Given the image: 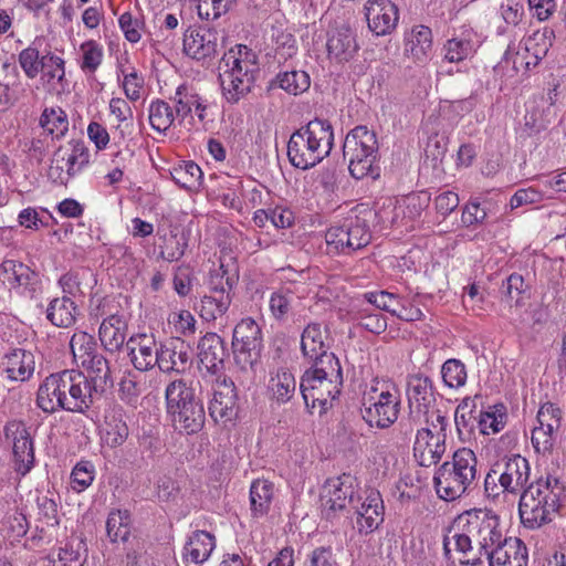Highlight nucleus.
Returning <instances> with one entry per match:
<instances>
[{
	"label": "nucleus",
	"instance_id": "f257e3e1",
	"mask_svg": "<svg viewBox=\"0 0 566 566\" xmlns=\"http://www.w3.org/2000/svg\"><path fill=\"white\" fill-rule=\"evenodd\" d=\"M35 402L45 413L59 410L85 413L93 405L91 382L76 369L51 374L39 386Z\"/></svg>",
	"mask_w": 566,
	"mask_h": 566
},
{
	"label": "nucleus",
	"instance_id": "f03ea898",
	"mask_svg": "<svg viewBox=\"0 0 566 566\" xmlns=\"http://www.w3.org/2000/svg\"><path fill=\"white\" fill-rule=\"evenodd\" d=\"M564 486L557 478H538L522 492L518 501L521 523L528 530H538L549 524L560 507Z\"/></svg>",
	"mask_w": 566,
	"mask_h": 566
},
{
	"label": "nucleus",
	"instance_id": "7ed1b4c3",
	"mask_svg": "<svg viewBox=\"0 0 566 566\" xmlns=\"http://www.w3.org/2000/svg\"><path fill=\"white\" fill-rule=\"evenodd\" d=\"M333 142L334 132L328 120H310L291 135L287 143L289 160L295 168L310 169L329 155Z\"/></svg>",
	"mask_w": 566,
	"mask_h": 566
},
{
	"label": "nucleus",
	"instance_id": "20e7f679",
	"mask_svg": "<svg viewBox=\"0 0 566 566\" xmlns=\"http://www.w3.org/2000/svg\"><path fill=\"white\" fill-rule=\"evenodd\" d=\"M478 459L469 448L458 449L452 461H447L437 470L433 482L438 495L444 501L461 497L476 480Z\"/></svg>",
	"mask_w": 566,
	"mask_h": 566
},
{
	"label": "nucleus",
	"instance_id": "39448f33",
	"mask_svg": "<svg viewBox=\"0 0 566 566\" xmlns=\"http://www.w3.org/2000/svg\"><path fill=\"white\" fill-rule=\"evenodd\" d=\"M531 467L521 454L499 458L490 468L484 479V492L489 499L497 500L501 495H521L528 488Z\"/></svg>",
	"mask_w": 566,
	"mask_h": 566
},
{
	"label": "nucleus",
	"instance_id": "423d86ee",
	"mask_svg": "<svg viewBox=\"0 0 566 566\" xmlns=\"http://www.w3.org/2000/svg\"><path fill=\"white\" fill-rule=\"evenodd\" d=\"M167 411L176 429L187 434L202 430L206 412L202 401L185 380L177 379L168 384L166 391Z\"/></svg>",
	"mask_w": 566,
	"mask_h": 566
},
{
	"label": "nucleus",
	"instance_id": "0eeeda50",
	"mask_svg": "<svg viewBox=\"0 0 566 566\" xmlns=\"http://www.w3.org/2000/svg\"><path fill=\"white\" fill-rule=\"evenodd\" d=\"M400 394L395 386L386 388L371 387L361 399L363 419L369 426L387 429L392 426L400 412Z\"/></svg>",
	"mask_w": 566,
	"mask_h": 566
},
{
	"label": "nucleus",
	"instance_id": "6e6552de",
	"mask_svg": "<svg viewBox=\"0 0 566 566\" xmlns=\"http://www.w3.org/2000/svg\"><path fill=\"white\" fill-rule=\"evenodd\" d=\"M325 239L331 252L349 255L370 243L371 232L365 219L350 216L340 224L332 226L326 231Z\"/></svg>",
	"mask_w": 566,
	"mask_h": 566
},
{
	"label": "nucleus",
	"instance_id": "1a4fd4ad",
	"mask_svg": "<svg viewBox=\"0 0 566 566\" xmlns=\"http://www.w3.org/2000/svg\"><path fill=\"white\" fill-rule=\"evenodd\" d=\"M232 348L235 364L243 370L253 368L263 349L262 331L251 317L241 319L233 329Z\"/></svg>",
	"mask_w": 566,
	"mask_h": 566
},
{
	"label": "nucleus",
	"instance_id": "9d476101",
	"mask_svg": "<svg viewBox=\"0 0 566 566\" xmlns=\"http://www.w3.org/2000/svg\"><path fill=\"white\" fill-rule=\"evenodd\" d=\"M463 520L465 521L463 527H467V531L473 536V541L479 546L478 551L481 557L489 548L499 546L500 544H506V538L500 530L499 516L492 511H468L459 517L458 526Z\"/></svg>",
	"mask_w": 566,
	"mask_h": 566
},
{
	"label": "nucleus",
	"instance_id": "9b49d317",
	"mask_svg": "<svg viewBox=\"0 0 566 566\" xmlns=\"http://www.w3.org/2000/svg\"><path fill=\"white\" fill-rule=\"evenodd\" d=\"M355 479L350 474L328 479L321 493V509L325 518L332 520L336 513L355 504L357 492Z\"/></svg>",
	"mask_w": 566,
	"mask_h": 566
},
{
	"label": "nucleus",
	"instance_id": "f8f14e48",
	"mask_svg": "<svg viewBox=\"0 0 566 566\" xmlns=\"http://www.w3.org/2000/svg\"><path fill=\"white\" fill-rule=\"evenodd\" d=\"M407 397L409 413L407 417L409 432H412L415 426L421 424L422 415L428 413V409L434 402L433 384L428 376L420 374L411 375L407 381Z\"/></svg>",
	"mask_w": 566,
	"mask_h": 566
},
{
	"label": "nucleus",
	"instance_id": "ddd939ff",
	"mask_svg": "<svg viewBox=\"0 0 566 566\" xmlns=\"http://www.w3.org/2000/svg\"><path fill=\"white\" fill-rule=\"evenodd\" d=\"M0 280L30 298H38L42 292L39 273L20 261L4 260L0 264Z\"/></svg>",
	"mask_w": 566,
	"mask_h": 566
},
{
	"label": "nucleus",
	"instance_id": "4468645a",
	"mask_svg": "<svg viewBox=\"0 0 566 566\" xmlns=\"http://www.w3.org/2000/svg\"><path fill=\"white\" fill-rule=\"evenodd\" d=\"M334 380V378L333 380L327 377L322 378L318 375L305 371L300 382V390L305 405L315 407V403L318 402L324 409L332 407V402L337 399L343 386V380Z\"/></svg>",
	"mask_w": 566,
	"mask_h": 566
},
{
	"label": "nucleus",
	"instance_id": "2eb2a0df",
	"mask_svg": "<svg viewBox=\"0 0 566 566\" xmlns=\"http://www.w3.org/2000/svg\"><path fill=\"white\" fill-rule=\"evenodd\" d=\"M209 415L216 422L227 423L237 418L238 394L230 378L217 380L213 397L209 403Z\"/></svg>",
	"mask_w": 566,
	"mask_h": 566
},
{
	"label": "nucleus",
	"instance_id": "dca6fc26",
	"mask_svg": "<svg viewBox=\"0 0 566 566\" xmlns=\"http://www.w3.org/2000/svg\"><path fill=\"white\" fill-rule=\"evenodd\" d=\"M219 33L213 29L189 28L184 34V51L197 61L212 59L219 52Z\"/></svg>",
	"mask_w": 566,
	"mask_h": 566
},
{
	"label": "nucleus",
	"instance_id": "f3484780",
	"mask_svg": "<svg viewBox=\"0 0 566 566\" xmlns=\"http://www.w3.org/2000/svg\"><path fill=\"white\" fill-rule=\"evenodd\" d=\"M4 431L7 437H13L14 469L21 475H25L34 465V448L30 432L20 421L8 423Z\"/></svg>",
	"mask_w": 566,
	"mask_h": 566
},
{
	"label": "nucleus",
	"instance_id": "a211bd4d",
	"mask_svg": "<svg viewBox=\"0 0 566 566\" xmlns=\"http://www.w3.org/2000/svg\"><path fill=\"white\" fill-rule=\"evenodd\" d=\"M365 15L369 30L377 36L390 34L399 20L398 8L390 0H368Z\"/></svg>",
	"mask_w": 566,
	"mask_h": 566
},
{
	"label": "nucleus",
	"instance_id": "6ab92c4d",
	"mask_svg": "<svg viewBox=\"0 0 566 566\" xmlns=\"http://www.w3.org/2000/svg\"><path fill=\"white\" fill-rule=\"evenodd\" d=\"M473 536L463 527L462 531L452 526L443 536V553L448 560L453 563L452 552L454 551L459 557L458 560L462 565L476 566L482 563L480 553H475L472 546Z\"/></svg>",
	"mask_w": 566,
	"mask_h": 566
},
{
	"label": "nucleus",
	"instance_id": "aec40b11",
	"mask_svg": "<svg viewBox=\"0 0 566 566\" xmlns=\"http://www.w3.org/2000/svg\"><path fill=\"white\" fill-rule=\"evenodd\" d=\"M350 510L356 514L357 530L360 534H370L384 522V503L378 492L371 491L360 503L357 495Z\"/></svg>",
	"mask_w": 566,
	"mask_h": 566
},
{
	"label": "nucleus",
	"instance_id": "412c9836",
	"mask_svg": "<svg viewBox=\"0 0 566 566\" xmlns=\"http://www.w3.org/2000/svg\"><path fill=\"white\" fill-rule=\"evenodd\" d=\"M128 356L136 370L143 373L157 366L159 345L153 335L137 334L126 343Z\"/></svg>",
	"mask_w": 566,
	"mask_h": 566
},
{
	"label": "nucleus",
	"instance_id": "4be33fe9",
	"mask_svg": "<svg viewBox=\"0 0 566 566\" xmlns=\"http://www.w3.org/2000/svg\"><path fill=\"white\" fill-rule=\"evenodd\" d=\"M219 69L241 78L248 77L251 84L254 83L259 73L256 56L247 45H238L237 51L231 49L224 53Z\"/></svg>",
	"mask_w": 566,
	"mask_h": 566
},
{
	"label": "nucleus",
	"instance_id": "5701e85b",
	"mask_svg": "<svg viewBox=\"0 0 566 566\" xmlns=\"http://www.w3.org/2000/svg\"><path fill=\"white\" fill-rule=\"evenodd\" d=\"M157 366L165 374H184L190 366V356L185 343L177 338L159 344Z\"/></svg>",
	"mask_w": 566,
	"mask_h": 566
},
{
	"label": "nucleus",
	"instance_id": "b1692460",
	"mask_svg": "<svg viewBox=\"0 0 566 566\" xmlns=\"http://www.w3.org/2000/svg\"><path fill=\"white\" fill-rule=\"evenodd\" d=\"M200 363L208 371L216 374L223 368L228 356L224 340L216 333H207L198 344Z\"/></svg>",
	"mask_w": 566,
	"mask_h": 566
},
{
	"label": "nucleus",
	"instance_id": "393cba45",
	"mask_svg": "<svg viewBox=\"0 0 566 566\" xmlns=\"http://www.w3.org/2000/svg\"><path fill=\"white\" fill-rule=\"evenodd\" d=\"M216 547V538L206 531L193 532L184 547L182 558L187 566L205 563Z\"/></svg>",
	"mask_w": 566,
	"mask_h": 566
},
{
	"label": "nucleus",
	"instance_id": "a878e982",
	"mask_svg": "<svg viewBox=\"0 0 566 566\" xmlns=\"http://www.w3.org/2000/svg\"><path fill=\"white\" fill-rule=\"evenodd\" d=\"M343 154L346 156H363L378 154V140L375 132L367 126H356L345 137Z\"/></svg>",
	"mask_w": 566,
	"mask_h": 566
},
{
	"label": "nucleus",
	"instance_id": "bb28decb",
	"mask_svg": "<svg viewBox=\"0 0 566 566\" xmlns=\"http://www.w3.org/2000/svg\"><path fill=\"white\" fill-rule=\"evenodd\" d=\"M88 160L90 154L84 142L75 139L66 146H60L53 156V163L65 164L71 179L88 164Z\"/></svg>",
	"mask_w": 566,
	"mask_h": 566
},
{
	"label": "nucleus",
	"instance_id": "cd10ccee",
	"mask_svg": "<svg viewBox=\"0 0 566 566\" xmlns=\"http://www.w3.org/2000/svg\"><path fill=\"white\" fill-rule=\"evenodd\" d=\"M81 366L87 371V379L91 382V397L94 392H104L114 386V378L108 360L101 354H94L83 361Z\"/></svg>",
	"mask_w": 566,
	"mask_h": 566
},
{
	"label": "nucleus",
	"instance_id": "c85d7f7f",
	"mask_svg": "<svg viewBox=\"0 0 566 566\" xmlns=\"http://www.w3.org/2000/svg\"><path fill=\"white\" fill-rule=\"evenodd\" d=\"M478 396L474 398L467 397L458 405L454 412V423L457 432L461 441H469L474 436L475 429L479 428V416L481 409L476 405Z\"/></svg>",
	"mask_w": 566,
	"mask_h": 566
},
{
	"label": "nucleus",
	"instance_id": "c756f323",
	"mask_svg": "<svg viewBox=\"0 0 566 566\" xmlns=\"http://www.w3.org/2000/svg\"><path fill=\"white\" fill-rule=\"evenodd\" d=\"M328 56L338 62L349 61L358 50L353 30L348 25H340L328 38Z\"/></svg>",
	"mask_w": 566,
	"mask_h": 566
},
{
	"label": "nucleus",
	"instance_id": "7c9ffc66",
	"mask_svg": "<svg viewBox=\"0 0 566 566\" xmlns=\"http://www.w3.org/2000/svg\"><path fill=\"white\" fill-rule=\"evenodd\" d=\"M127 323L119 315H111L105 318L98 331L99 340L109 353L118 352L125 344Z\"/></svg>",
	"mask_w": 566,
	"mask_h": 566
},
{
	"label": "nucleus",
	"instance_id": "2f4dec72",
	"mask_svg": "<svg viewBox=\"0 0 566 566\" xmlns=\"http://www.w3.org/2000/svg\"><path fill=\"white\" fill-rule=\"evenodd\" d=\"M34 355L22 348H17L6 355V373L11 380L25 381L34 373Z\"/></svg>",
	"mask_w": 566,
	"mask_h": 566
},
{
	"label": "nucleus",
	"instance_id": "473e14b6",
	"mask_svg": "<svg viewBox=\"0 0 566 566\" xmlns=\"http://www.w3.org/2000/svg\"><path fill=\"white\" fill-rule=\"evenodd\" d=\"M77 308L74 301L64 295L52 300L46 308V318L57 327L67 328L76 321Z\"/></svg>",
	"mask_w": 566,
	"mask_h": 566
},
{
	"label": "nucleus",
	"instance_id": "72a5a7b5",
	"mask_svg": "<svg viewBox=\"0 0 566 566\" xmlns=\"http://www.w3.org/2000/svg\"><path fill=\"white\" fill-rule=\"evenodd\" d=\"M132 515L127 510H112L106 520L108 539L112 543H128L132 534Z\"/></svg>",
	"mask_w": 566,
	"mask_h": 566
},
{
	"label": "nucleus",
	"instance_id": "f704fd0d",
	"mask_svg": "<svg viewBox=\"0 0 566 566\" xmlns=\"http://www.w3.org/2000/svg\"><path fill=\"white\" fill-rule=\"evenodd\" d=\"M274 495V484L268 480L258 479L250 488V505L254 517L266 515Z\"/></svg>",
	"mask_w": 566,
	"mask_h": 566
},
{
	"label": "nucleus",
	"instance_id": "c9c22d12",
	"mask_svg": "<svg viewBox=\"0 0 566 566\" xmlns=\"http://www.w3.org/2000/svg\"><path fill=\"white\" fill-rule=\"evenodd\" d=\"M506 544H500L485 551L483 555L489 559L490 566H527L526 547L518 546L512 556L505 548Z\"/></svg>",
	"mask_w": 566,
	"mask_h": 566
},
{
	"label": "nucleus",
	"instance_id": "e433bc0d",
	"mask_svg": "<svg viewBox=\"0 0 566 566\" xmlns=\"http://www.w3.org/2000/svg\"><path fill=\"white\" fill-rule=\"evenodd\" d=\"M148 113L150 126L159 133L168 130L177 120L175 108L164 99L153 101L149 105Z\"/></svg>",
	"mask_w": 566,
	"mask_h": 566
},
{
	"label": "nucleus",
	"instance_id": "4c0bfd02",
	"mask_svg": "<svg viewBox=\"0 0 566 566\" xmlns=\"http://www.w3.org/2000/svg\"><path fill=\"white\" fill-rule=\"evenodd\" d=\"M313 364L307 373H313L322 378L327 377L334 381L337 379L343 380V371L338 358L331 352H323L321 355L308 358Z\"/></svg>",
	"mask_w": 566,
	"mask_h": 566
},
{
	"label": "nucleus",
	"instance_id": "58836bf2",
	"mask_svg": "<svg viewBox=\"0 0 566 566\" xmlns=\"http://www.w3.org/2000/svg\"><path fill=\"white\" fill-rule=\"evenodd\" d=\"M270 389L273 398L280 402H287L296 389V380L293 374L286 368H280L270 380Z\"/></svg>",
	"mask_w": 566,
	"mask_h": 566
},
{
	"label": "nucleus",
	"instance_id": "ea45409f",
	"mask_svg": "<svg viewBox=\"0 0 566 566\" xmlns=\"http://www.w3.org/2000/svg\"><path fill=\"white\" fill-rule=\"evenodd\" d=\"M219 77L223 95L229 103H238L251 91L253 85L249 82L248 77L241 78L224 70L220 73Z\"/></svg>",
	"mask_w": 566,
	"mask_h": 566
},
{
	"label": "nucleus",
	"instance_id": "a19ab883",
	"mask_svg": "<svg viewBox=\"0 0 566 566\" xmlns=\"http://www.w3.org/2000/svg\"><path fill=\"white\" fill-rule=\"evenodd\" d=\"M301 349L307 358L328 352L323 339L321 324L311 323L304 328L301 336Z\"/></svg>",
	"mask_w": 566,
	"mask_h": 566
},
{
	"label": "nucleus",
	"instance_id": "79ce46f5",
	"mask_svg": "<svg viewBox=\"0 0 566 566\" xmlns=\"http://www.w3.org/2000/svg\"><path fill=\"white\" fill-rule=\"evenodd\" d=\"M198 97L199 94L190 85L181 84L177 87L175 95L170 99L174 103L178 124H181L190 115L193 105L198 104Z\"/></svg>",
	"mask_w": 566,
	"mask_h": 566
},
{
	"label": "nucleus",
	"instance_id": "37998d69",
	"mask_svg": "<svg viewBox=\"0 0 566 566\" xmlns=\"http://www.w3.org/2000/svg\"><path fill=\"white\" fill-rule=\"evenodd\" d=\"M296 300L294 291L289 286H281L274 291L269 301V306L272 316L276 321H285L290 311L293 307V303Z\"/></svg>",
	"mask_w": 566,
	"mask_h": 566
},
{
	"label": "nucleus",
	"instance_id": "c03bdc74",
	"mask_svg": "<svg viewBox=\"0 0 566 566\" xmlns=\"http://www.w3.org/2000/svg\"><path fill=\"white\" fill-rule=\"evenodd\" d=\"M273 83L293 95L307 91L311 84L310 75L305 71L296 70L279 73Z\"/></svg>",
	"mask_w": 566,
	"mask_h": 566
},
{
	"label": "nucleus",
	"instance_id": "a18cd8bd",
	"mask_svg": "<svg viewBox=\"0 0 566 566\" xmlns=\"http://www.w3.org/2000/svg\"><path fill=\"white\" fill-rule=\"evenodd\" d=\"M170 175L177 185L187 190H196L201 185L202 171L193 161H185L175 167Z\"/></svg>",
	"mask_w": 566,
	"mask_h": 566
},
{
	"label": "nucleus",
	"instance_id": "49530a36",
	"mask_svg": "<svg viewBox=\"0 0 566 566\" xmlns=\"http://www.w3.org/2000/svg\"><path fill=\"white\" fill-rule=\"evenodd\" d=\"M407 51L418 61H424L432 50V33L428 27L420 25L412 31Z\"/></svg>",
	"mask_w": 566,
	"mask_h": 566
},
{
	"label": "nucleus",
	"instance_id": "de8ad7c7",
	"mask_svg": "<svg viewBox=\"0 0 566 566\" xmlns=\"http://www.w3.org/2000/svg\"><path fill=\"white\" fill-rule=\"evenodd\" d=\"M105 440L112 448L122 446L128 438L129 429L123 419L122 412H113L106 416Z\"/></svg>",
	"mask_w": 566,
	"mask_h": 566
},
{
	"label": "nucleus",
	"instance_id": "09e8293b",
	"mask_svg": "<svg viewBox=\"0 0 566 566\" xmlns=\"http://www.w3.org/2000/svg\"><path fill=\"white\" fill-rule=\"evenodd\" d=\"M479 431L482 434L496 433L501 431L506 421L505 407L503 405L490 407L489 410L480 411Z\"/></svg>",
	"mask_w": 566,
	"mask_h": 566
},
{
	"label": "nucleus",
	"instance_id": "8fccbe9b",
	"mask_svg": "<svg viewBox=\"0 0 566 566\" xmlns=\"http://www.w3.org/2000/svg\"><path fill=\"white\" fill-rule=\"evenodd\" d=\"M139 378L140 376L133 370H126L123 374L118 384V392L120 400L125 403L136 406L143 392V384Z\"/></svg>",
	"mask_w": 566,
	"mask_h": 566
},
{
	"label": "nucleus",
	"instance_id": "3c124183",
	"mask_svg": "<svg viewBox=\"0 0 566 566\" xmlns=\"http://www.w3.org/2000/svg\"><path fill=\"white\" fill-rule=\"evenodd\" d=\"M378 154L363 156H346L349 160L348 169L355 179L371 177L376 179L379 176V168L375 166Z\"/></svg>",
	"mask_w": 566,
	"mask_h": 566
},
{
	"label": "nucleus",
	"instance_id": "603ef678",
	"mask_svg": "<svg viewBox=\"0 0 566 566\" xmlns=\"http://www.w3.org/2000/svg\"><path fill=\"white\" fill-rule=\"evenodd\" d=\"M231 295H205L201 298L200 316L206 321L222 316L231 304Z\"/></svg>",
	"mask_w": 566,
	"mask_h": 566
},
{
	"label": "nucleus",
	"instance_id": "864d4df0",
	"mask_svg": "<svg viewBox=\"0 0 566 566\" xmlns=\"http://www.w3.org/2000/svg\"><path fill=\"white\" fill-rule=\"evenodd\" d=\"M70 347L74 358L80 364L98 353L95 338L85 332L75 333L70 340Z\"/></svg>",
	"mask_w": 566,
	"mask_h": 566
},
{
	"label": "nucleus",
	"instance_id": "5fc2aeb1",
	"mask_svg": "<svg viewBox=\"0 0 566 566\" xmlns=\"http://www.w3.org/2000/svg\"><path fill=\"white\" fill-rule=\"evenodd\" d=\"M441 376L447 387L454 389L463 387L468 377L465 365L460 359L450 358L443 363Z\"/></svg>",
	"mask_w": 566,
	"mask_h": 566
},
{
	"label": "nucleus",
	"instance_id": "6e6d98bb",
	"mask_svg": "<svg viewBox=\"0 0 566 566\" xmlns=\"http://www.w3.org/2000/svg\"><path fill=\"white\" fill-rule=\"evenodd\" d=\"M40 125L49 135L61 138L69 128L66 116L62 109H45L40 117Z\"/></svg>",
	"mask_w": 566,
	"mask_h": 566
},
{
	"label": "nucleus",
	"instance_id": "4d7b16f0",
	"mask_svg": "<svg viewBox=\"0 0 566 566\" xmlns=\"http://www.w3.org/2000/svg\"><path fill=\"white\" fill-rule=\"evenodd\" d=\"M272 38L275 44V59L279 62L286 61L297 53L296 39L291 32L275 30Z\"/></svg>",
	"mask_w": 566,
	"mask_h": 566
},
{
	"label": "nucleus",
	"instance_id": "13d9d810",
	"mask_svg": "<svg viewBox=\"0 0 566 566\" xmlns=\"http://www.w3.org/2000/svg\"><path fill=\"white\" fill-rule=\"evenodd\" d=\"M197 10L201 19L217 20L232 10L237 0H197Z\"/></svg>",
	"mask_w": 566,
	"mask_h": 566
},
{
	"label": "nucleus",
	"instance_id": "bf43d9fd",
	"mask_svg": "<svg viewBox=\"0 0 566 566\" xmlns=\"http://www.w3.org/2000/svg\"><path fill=\"white\" fill-rule=\"evenodd\" d=\"M238 279L232 275H228L223 264L219 269L210 273L208 287L211 295H231L233 286L237 284Z\"/></svg>",
	"mask_w": 566,
	"mask_h": 566
},
{
	"label": "nucleus",
	"instance_id": "052dcab7",
	"mask_svg": "<svg viewBox=\"0 0 566 566\" xmlns=\"http://www.w3.org/2000/svg\"><path fill=\"white\" fill-rule=\"evenodd\" d=\"M40 72H42V77L46 80L48 83L52 81L61 83L65 76L64 60L57 55L48 53L43 55Z\"/></svg>",
	"mask_w": 566,
	"mask_h": 566
},
{
	"label": "nucleus",
	"instance_id": "680f3d73",
	"mask_svg": "<svg viewBox=\"0 0 566 566\" xmlns=\"http://www.w3.org/2000/svg\"><path fill=\"white\" fill-rule=\"evenodd\" d=\"M43 56H40L39 50L29 46L19 53V64L28 78H35L40 71Z\"/></svg>",
	"mask_w": 566,
	"mask_h": 566
},
{
	"label": "nucleus",
	"instance_id": "e2e57ef3",
	"mask_svg": "<svg viewBox=\"0 0 566 566\" xmlns=\"http://www.w3.org/2000/svg\"><path fill=\"white\" fill-rule=\"evenodd\" d=\"M94 480V467L88 461L78 462L72 470V489L82 492L87 489Z\"/></svg>",
	"mask_w": 566,
	"mask_h": 566
},
{
	"label": "nucleus",
	"instance_id": "0e129e2a",
	"mask_svg": "<svg viewBox=\"0 0 566 566\" xmlns=\"http://www.w3.org/2000/svg\"><path fill=\"white\" fill-rule=\"evenodd\" d=\"M81 51L83 52L81 69L83 71L95 72L103 60L102 46L96 41L90 40L81 45Z\"/></svg>",
	"mask_w": 566,
	"mask_h": 566
},
{
	"label": "nucleus",
	"instance_id": "69168bd1",
	"mask_svg": "<svg viewBox=\"0 0 566 566\" xmlns=\"http://www.w3.org/2000/svg\"><path fill=\"white\" fill-rule=\"evenodd\" d=\"M446 60L458 63L465 60L472 53V44L465 39H450L444 45Z\"/></svg>",
	"mask_w": 566,
	"mask_h": 566
},
{
	"label": "nucleus",
	"instance_id": "338daca9",
	"mask_svg": "<svg viewBox=\"0 0 566 566\" xmlns=\"http://www.w3.org/2000/svg\"><path fill=\"white\" fill-rule=\"evenodd\" d=\"M524 51L528 55V61L534 62L532 67H535L542 59L547 54L548 48L544 41V34L535 33L533 36H528L523 42Z\"/></svg>",
	"mask_w": 566,
	"mask_h": 566
},
{
	"label": "nucleus",
	"instance_id": "774afa93",
	"mask_svg": "<svg viewBox=\"0 0 566 566\" xmlns=\"http://www.w3.org/2000/svg\"><path fill=\"white\" fill-rule=\"evenodd\" d=\"M536 419L539 427L557 432L560 427V409L554 403H544L541 406Z\"/></svg>",
	"mask_w": 566,
	"mask_h": 566
}]
</instances>
